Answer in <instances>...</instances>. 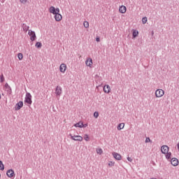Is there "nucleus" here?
I'll return each mask as SVG.
<instances>
[{
	"mask_svg": "<svg viewBox=\"0 0 179 179\" xmlns=\"http://www.w3.org/2000/svg\"><path fill=\"white\" fill-rule=\"evenodd\" d=\"M24 102L30 105L32 103L31 95L30 94V93L27 92L26 94Z\"/></svg>",
	"mask_w": 179,
	"mask_h": 179,
	"instance_id": "1",
	"label": "nucleus"
},
{
	"mask_svg": "<svg viewBox=\"0 0 179 179\" xmlns=\"http://www.w3.org/2000/svg\"><path fill=\"white\" fill-rule=\"evenodd\" d=\"M29 36H30V40L34 41L36 38V34L34 31L29 30L28 32Z\"/></svg>",
	"mask_w": 179,
	"mask_h": 179,
	"instance_id": "2",
	"label": "nucleus"
},
{
	"mask_svg": "<svg viewBox=\"0 0 179 179\" xmlns=\"http://www.w3.org/2000/svg\"><path fill=\"white\" fill-rule=\"evenodd\" d=\"M164 94V91L161 90V89H159L157 90L156 92H155V96L157 98H160L162 96H163Z\"/></svg>",
	"mask_w": 179,
	"mask_h": 179,
	"instance_id": "3",
	"label": "nucleus"
},
{
	"mask_svg": "<svg viewBox=\"0 0 179 179\" xmlns=\"http://www.w3.org/2000/svg\"><path fill=\"white\" fill-rule=\"evenodd\" d=\"M49 11L50 13H52L53 15H56L57 13H59V8H55V7L53 6H51L49 9Z\"/></svg>",
	"mask_w": 179,
	"mask_h": 179,
	"instance_id": "4",
	"label": "nucleus"
},
{
	"mask_svg": "<svg viewBox=\"0 0 179 179\" xmlns=\"http://www.w3.org/2000/svg\"><path fill=\"white\" fill-rule=\"evenodd\" d=\"M71 138L76 141H82L83 140V137L80 136H72L70 134Z\"/></svg>",
	"mask_w": 179,
	"mask_h": 179,
	"instance_id": "5",
	"label": "nucleus"
},
{
	"mask_svg": "<svg viewBox=\"0 0 179 179\" xmlns=\"http://www.w3.org/2000/svg\"><path fill=\"white\" fill-rule=\"evenodd\" d=\"M162 152L164 155L169 152V148L167 145H162L161 148Z\"/></svg>",
	"mask_w": 179,
	"mask_h": 179,
	"instance_id": "6",
	"label": "nucleus"
},
{
	"mask_svg": "<svg viewBox=\"0 0 179 179\" xmlns=\"http://www.w3.org/2000/svg\"><path fill=\"white\" fill-rule=\"evenodd\" d=\"M23 106V102L22 101H19L15 106V110H19L21 109Z\"/></svg>",
	"mask_w": 179,
	"mask_h": 179,
	"instance_id": "7",
	"label": "nucleus"
},
{
	"mask_svg": "<svg viewBox=\"0 0 179 179\" xmlns=\"http://www.w3.org/2000/svg\"><path fill=\"white\" fill-rule=\"evenodd\" d=\"M6 175L8 178H12L15 176V173H14V171L12 170V169H9L6 172Z\"/></svg>",
	"mask_w": 179,
	"mask_h": 179,
	"instance_id": "8",
	"label": "nucleus"
},
{
	"mask_svg": "<svg viewBox=\"0 0 179 179\" xmlns=\"http://www.w3.org/2000/svg\"><path fill=\"white\" fill-rule=\"evenodd\" d=\"M171 164H172L173 166H176L178 165L179 161H178V159H176V158H172L171 160Z\"/></svg>",
	"mask_w": 179,
	"mask_h": 179,
	"instance_id": "9",
	"label": "nucleus"
},
{
	"mask_svg": "<svg viewBox=\"0 0 179 179\" xmlns=\"http://www.w3.org/2000/svg\"><path fill=\"white\" fill-rule=\"evenodd\" d=\"M66 70V65L65 64H62L59 66L60 72L64 73Z\"/></svg>",
	"mask_w": 179,
	"mask_h": 179,
	"instance_id": "10",
	"label": "nucleus"
},
{
	"mask_svg": "<svg viewBox=\"0 0 179 179\" xmlns=\"http://www.w3.org/2000/svg\"><path fill=\"white\" fill-rule=\"evenodd\" d=\"M62 92V89L61 87L57 86L56 87L55 94L57 96H60Z\"/></svg>",
	"mask_w": 179,
	"mask_h": 179,
	"instance_id": "11",
	"label": "nucleus"
},
{
	"mask_svg": "<svg viewBox=\"0 0 179 179\" xmlns=\"http://www.w3.org/2000/svg\"><path fill=\"white\" fill-rule=\"evenodd\" d=\"M55 19L57 22H59L62 20V16L59 13H57L55 15Z\"/></svg>",
	"mask_w": 179,
	"mask_h": 179,
	"instance_id": "12",
	"label": "nucleus"
},
{
	"mask_svg": "<svg viewBox=\"0 0 179 179\" xmlns=\"http://www.w3.org/2000/svg\"><path fill=\"white\" fill-rule=\"evenodd\" d=\"M103 92L108 94L110 92V87L108 85H105L103 87Z\"/></svg>",
	"mask_w": 179,
	"mask_h": 179,
	"instance_id": "13",
	"label": "nucleus"
},
{
	"mask_svg": "<svg viewBox=\"0 0 179 179\" xmlns=\"http://www.w3.org/2000/svg\"><path fill=\"white\" fill-rule=\"evenodd\" d=\"M113 155L114 158L117 160H121L122 159V156L120 154L117 153V152H113Z\"/></svg>",
	"mask_w": 179,
	"mask_h": 179,
	"instance_id": "14",
	"label": "nucleus"
},
{
	"mask_svg": "<svg viewBox=\"0 0 179 179\" xmlns=\"http://www.w3.org/2000/svg\"><path fill=\"white\" fill-rule=\"evenodd\" d=\"M119 11H120V13L124 14L127 11V8L124 6H122L120 7Z\"/></svg>",
	"mask_w": 179,
	"mask_h": 179,
	"instance_id": "15",
	"label": "nucleus"
},
{
	"mask_svg": "<svg viewBox=\"0 0 179 179\" xmlns=\"http://www.w3.org/2000/svg\"><path fill=\"white\" fill-rule=\"evenodd\" d=\"M22 28L23 31H24V32H26V33L27 32V31H29V27L27 26V25L25 24H22Z\"/></svg>",
	"mask_w": 179,
	"mask_h": 179,
	"instance_id": "16",
	"label": "nucleus"
},
{
	"mask_svg": "<svg viewBox=\"0 0 179 179\" xmlns=\"http://www.w3.org/2000/svg\"><path fill=\"white\" fill-rule=\"evenodd\" d=\"M85 64L87 66H90L91 67L92 64V59L90 58V59H88L86 62H85Z\"/></svg>",
	"mask_w": 179,
	"mask_h": 179,
	"instance_id": "17",
	"label": "nucleus"
},
{
	"mask_svg": "<svg viewBox=\"0 0 179 179\" xmlns=\"http://www.w3.org/2000/svg\"><path fill=\"white\" fill-rule=\"evenodd\" d=\"M138 31L136 30H133V38H135L138 36Z\"/></svg>",
	"mask_w": 179,
	"mask_h": 179,
	"instance_id": "18",
	"label": "nucleus"
},
{
	"mask_svg": "<svg viewBox=\"0 0 179 179\" xmlns=\"http://www.w3.org/2000/svg\"><path fill=\"white\" fill-rule=\"evenodd\" d=\"M6 91L7 94L9 95L11 94V93H12V90H11L10 87H7L6 89Z\"/></svg>",
	"mask_w": 179,
	"mask_h": 179,
	"instance_id": "19",
	"label": "nucleus"
},
{
	"mask_svg": "<svg viewBox=\"0 0 179 179\" xmlns=\"http://www.w3.org/2000/svg\"><path fill=\"white\" fill-rule=\"evenodd\" d=\"M124 127V123H121L117 126V129L118 130H121Z\"/></svg>",
	"mask_w": 179,
	"mask_h": 179,
	"instance_id": "20",
	"label": "nucleus"
},
{
	"mask_svg": "<svg viewBox=\"0 0 179 179\" xmlns=\"http://www.w3.org/2000/svg\"><path fill=\"white\" fill-rule=\"evenodd\" d=\"M166 155V159H170V158H171V152H167V153H166L165 154Z\"/></svg>",
	"mask_w": 179,
	"mask_h": 179,
	"instance_id": "21",
	"label": "nucleus"
},
{
	"mask_svg": "<svg viewBox=\"0 0 179 179\" xmlns=\"http://www.w3.org/2000/svg\"><path fill=\"white\" fill-rule=\"evenodd\" d=\"M83 124V122H79L76 123V124H74V127L82 128V124Z\"/></svg>",
	"mask_w": 179,
	"mask_h": 179,
	"instance_id": "22",
	"label": "nucleus"
},
{
	"mask_svg": "<svg viewBox=\"0 0 179 179\" xmlns=\"http://www.w3.org/2000/svg\"><path fill=\"white\" fill-rule=\"evenodd\" d=\"M35 46L37 48H41L42 47V43H40V42H37L35 45Z\"/></svg>",
	"mask_w": 179,
	"mask_h": 179,
	"instance_id": "23",
	"label": "nucleus"
},
{
	"mask_svg": "<svg viewBox=\"0 0 179 179\" xmlns=\"http://www.w3.org/2000/svg\"><path fill=\"white\" fill-rule=\"evenodd\" d=\"M0 170L3 171L4 170V165L3 164V162L0 160Z\"/></svg>",
	"mask_w": 179,
	"mask_h": 179,
	"instance_id": "24",
	"label": "nucleus"
},
{
	"mask_svg": "<svg viewBox=\"0 0 179 179\" xmlns=\"http://www.w3.org/2000/svg\"><path fill=\"white\" fill-rule=\"evenodd\" d=\"M84 27L87 29L89 27V22L87 21H85L83 23Z\"/></svg>",
	"mask_w": 179,
	"mask_h": 179,
	"instance_id": "25",
	"label": "nucleus"
},
{
	"mask_svg": "<svg viewBox=\"0 0 179 179\" xmlns=\"http://www.w3.org/2000/svg\"><path fill=\"white\" fill-rule=\"evenodd\" d=\"M17 57H18L19 60H22V58H23L22 54V53H19V54L17 55Z\"/></svg>",
	"mask_w": 179,
	"mask_h": 179,
	"instance_id": "26",
	"label": "nucleus"
},
{
	"mask_svg": "<svg viewBox=\"0 0 179 179\" xmlns=\"http://www.w3.org/2000/svg\"><path fill=\"white\" fill-rule=\"evenodd\" d=\"M147 21H148V19L146 17H145L142 19V22L143 24H145L147 22Z\"/></svg>",
	"mask_w": 179,
	"mask_h": 179,
	"instance_id": "27",
	"label": "nucleus"
},
{
	"mask_svg": "<svg viewBox=\"0 0 179 179\" xmlns=\"http://www.w3.org/2000/svg\"><path fill=\"white\" fill-rule=\"evenodd\" d=\"M3 81H4L3 75L1 74V76H0V82H1V83H3Z\"/></svg>",
	"mask_w": 179,
	"mask_h": 179,
	"instance_id": "28",
	"label": "nucleus"
},
{
	"mask_svg": "<svg viewBox=\"0 0 179 179\" xmlns=\"http://www.w3.org/2000/svg\"><path fill=\"white\" fill-rule=\"evenodd\" d=\"M84 139H85L86 141H90V138H89L88 135L85 134V136H84Z\"/></svg>",
	"mask_w": 179,
	"mask_h": 179,
	"instance_id": "29",
	"label": "nucleus"
},
{
	"mask_svg": "<svg viewBox=\"0 0 179 179\" xmlns=\"http://www.w3.org/2000/svg\"><path fill=\"white\" fill-rule=\"evenodd\" d=\"M96 152L98 154H100V155L103 153V150L101 148H99V150H97Z\"/></svg>",
	"mask_w": 179,
	"mask_h": 179,
	"instance_id": "30",
	"label": "nucleus"
},
{
	"mask_svg": "<svg viewBox=\"0 0 179 179\" xmlns=\"http://www.w3.org/2000/svg\"><path fill=\"white\" fill-rule=\"evenodd\" d=\"M114 164H115V162H110V163L108 164V166H113Z\"/></svg>",
	"mask_w": 179,
	"mask_h": 179,
	"instance_id": "31",
	"label": "nucleus"
},
{
	"mask_svg": "<svg viewBox=\"0 0 179 179\" xmlns=\"http://www.w3.org/2000/svg\"><path fill=\"white\" fill-rule=\"evenodd\" d=\"M94 116L96 118H97V117H99V113H98V112H95V113H94Z\"/></svg>",
	"mask_w": 179,
	"mask_h": 179,
	"instance_id": "32",
	"label": "nucleus"
},
{
	"mask_svg": "<svg viewBox=\"0 0 179 179\" xmlns=\"http://www.w3.org/2000/svg\"><path fill=\"white\" fill-rule=\"evenodd\" d=\"M150 141H151V140H150V138L149 137L146 138L145 143H149Z\"/></svg>",
	"mask_w": 179,
	"mask_h": 179,
	"instance_id": "33",
	"label": "nucleus"
},
{
	"mask_svg": "<svg viewBox=\"0 0 179 179\" xmlns=\"http://www.w3.org/2000/svg\"><path fill=\"white\" fill-rule=\"evenodd\" d=\"M81 125H82V128H83V127L85 128V127H87V124H83V122H82Z\"/></svg>",
	"mask_w": 179,
	"mask_h": 179,
	"instance_id": "34",
	"label": "nucleus"
},
{
	"mask_svg": "<svg viewBox=\"0 0 179 179\" xmlns=\"http://www.w3.org/2000/svg\"><path fill=\"white\" fill-rule=\"evenodd\" d=\"M127 160L130 162H131L133 161V159L131 158H130L129 157H127Z\"/></svg>",
	"mask_w": 179,
	"mask_h": 179,
	"instance_id": "35",
	"label": "nucleus"
},
{
	"mask_svg": "<svg viewBox=\"0 0 179 179\" xmlns=\"http://www.w3.org/2000/svg\"><path fill=\"white\" fill-rule=\"evenodd\" d=\"M20 2L24 4L26 3L25 0H20Z\"/></svg>",
	"mask_w": 179,
	"mask_h": 179,
	"instance_id": "36",
	"label": "nucleus"
},
{
	"mask_svg": "<svg viewBox=\"0 0 179 179\" xmlns=\"http://www.w3.org/2000/svg\"><path fill=\"white\" fill-rule=\"evenodd\" d=\"M9 87H10V86L8 85V83H6V85H5L6 89L8 88Z\"/></svg>",
	"mask_w": 179,
	"mask_h": 179,
	"instance_id": "37",
	"label": "nucleus"
},
{
	"mask_svg": "<svg viewBox=\"0 0 179 179\" xmlns=\"http://www.w3.org/2000/svg\"><path fill=\"white\" fill-rule=\"evenodd\" d=\"M96 41L97 42H99V41H100V38L98 37V38H96Z\"/></svg>",
	"mask_w": 179,
	"mask_h": 179,
	"instance_id": "38",
	"label": "nucleus"
},
{
	"mask_svg": "<svg viewBox=\"0 0 179 179\" xmlns=\"http://www.w3.org/2000/svg\"><path fill=\"white\" fill-rule=\"evenodd\" d=\"M178 151H179V142H178Z\"/></svg>",
	"mask_w": 179,
	"mask_h": 179,
	"instance_id": "39",
	"label": "nucleus"
},
{
	"mask_svg": "<svg viewBox=\"0 0 179 179\" xmlns=\"http://www.w3.org/2000/svg\"><path fill=\"white\" fill-rule=\"evenodd\" d=\"M25 3H27V0H25Z\"/></svg>",
	"mask_w": 179,
	"mask_h": 179,
	"instance_id": "40",
	"label": "nucleus"
},
{
	"mask_svg": "<svg viewBox=\"0 0 179 179\" xmlns=\"http://www.w3.org/2000/svg\"><path fill=\"white\" fill-rule=\"evenodd\" d=\"M1 94H0V99H1Z\"/></svg>",
	"mask_w": 179,
	"mask_h": 179,
	"instance_id": "41",
	"label": "nucleus"
},
{
	"mask_svg": "<svg viewBox=\"0 0 179 179\" xmlns=\"http://www.w3.org/2000/svg\"><path fill=\"white\" fill-rule=\"evenodd\" d=\"M152 34H154L153 31L152 32Z\"/></svg>",
	"mask_w": 179,
	"mask_h": 179,
	"instance_id": "42",
	"label": "nucleus"
},
{
	"mask_svg": "<svg viewBox=\"0 0 179 179\" xmlns=\"http://www.w3.org/2000/svg\"><path fill=\"white\" fill-rule=\"evenodd\" d=\"M152 179H157V178H152Z\"/></svg>",
	"mask_w": 179,
	"mask_h": 179,
	"instance_id": "43",
	"label": "nucleus"
},
{
	"mask_svg": "<svg viewBox=\"0 0 179 179\" xmlns=\"http://www.w3.org/2000/svg\"><path fill=\"white\" fill-rule=\"evenodd\" d=\"M0 178H1V173H0Z\"/></svg>",
	"mask_w": 179,
	"mask_h": 179,
	"instance_id": "44",
	"label": "nucleus"
}]
</instances>
